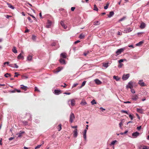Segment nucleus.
I'll list each match as a JSON object with an SVG mask.
<instances>
[{
	"label": "nucleus",
	"instance_id": "nucleus-1",
	"mask_svg": "<svg viewBox=\"0 0 149 149\" xmlns=\"http://www.w3.org/2000/svg\"><path fill=\"white\" fill-rule=\"evenodd\" d=\"M75 117L74 114L73 113H72L70 115V122L71 123H72L73 122Z\"/></svg>",
	"mask_w": 149,
	"mask_h": 149
},
{
	"label": "nucleus",
	"instance_id": "nucleus-2",
	"mask_svg": "<svg viewBox=\"0 0 149 149\" xmlns=\"http://www.w3.org/2000/svg\"><path fill=\"white\" fill-rule=\"evenodd\" d=\"M129 77L130 74H124L122 77V79L123 80H126L128 79Z\"/></svg>",
	"mask_w": 149,
	"mask_h": 149
},
{
	"label": "nucleus",
	"instance_id": "nucleus-3",
	"mask_svg": "<svg viewBox=\"0 0 149 149\" xmlns=\"http://www.w3.org/2000/svg\"><path fill=\"white\" fill-rule=\"evenodd\" d=\"M124 48H121L118 49L116 52V53L117 54V56L118 55L124 51Z\"/></svg>",
	"mask_w": 149,
	"mask_h": 149
},
{
	"label": "nucleus",
	"instance_id": "nucleus-4",
	"mask_svg": "<svg viewBox=\"0 0 149 149\" xmlns=\"http://www.w3.org/2000/svg\"><path fill=\"white\" fill-rule=\"evenodd\" d=\"M133 29L130 28H125L124 30V32L126 33L130 32Z\"/></svg>",
	"mask_w": 149,
	"mask_h": 149
},
{
	"label": "nucleus",
	"instance_id": "nucleus-5",
	"mask_svg": "<svg viewBox=\"0 0 149 149\" xmlns=\"http://www.w3.org/2000/svg\"><path fill=\"white\" fill-rule=\"evenodd\" d=\"M140 135V133L137 132H135L132 134V136L134 138H136Z\"/></svg>",
	"mask_w": 149,
	"mask_h": 149
},
{
	"label": "nucleus",
	"instance_id": "nucleus-6",
	"mask_svg": "<svg viewBox=\"0 0 149 149\" xmlns=\"http://www.w3.org/2000/svg\"><path fill=\"white\" fill-rule=\"evenodd\" d=\"M52 24V22L49 20H48L47 25H46V27L47 28H50Z\"/></svg>",
	"mask_w": 149,
	"mask_h": 149
},
{
	"label": "nucleus",
	"instance_id": "nucleus-7",
	"mask_svg": "<svg viewBox=\"0 0 149 149\" xmlns=\"http://www.w3.org/2000/svg\"><path fill=\"white\" fill-rule=\"evenodd\" d=\"M139 98L138 95H134L132 96V99L134 101H136Z\"/></svg>",
	"mask_w": 149,
	"mask_h": 149
},
{
	"label": "nucleus",
	"instance_id": "nucleus-8",
	"mask_svg": "<svg viewBox=\"0 0 149 149\" xmlns=\"http://www.w3.org/2000/svg\"><path fill=\"white\" fill-rule=\"evenodd\" d=\"M54 94L56 95H58L60 94H61V90H55L54 91Z\"/></svg>",
	"mask_w": 149,
	"mask_h": 149
},
{
	"label": "nucleus",
	"instance_id": "nucleus-9",
	"mask_svg": "<svg viewBox=\"0 0 149 149\" xmlns=\"http://www.w3.org/2000/svg\"><path fill=\"white\" fill-rule=\"evenodd\" d=\"M133 87V82L130 81L129 83V85L127 86V88H130L131 89Z\"/></svg>",
	"mask_w": 149,
	"mask_h": 149
},
{
	"label": "nucleus",
	"instance_id": "nucleus-10",
	"mask_svg": "<svg viewBox=\"0 0 149 149\" xmlns=\"http://www.w3.org/2000/svg\"><path fill=\"white\" fill-rule=\"evenodd\" d=\"M69 101H70L71 105V106H73L75 105V101L74 99L70 100Z\"/></svg>",
	"mask_w": 149,
	"mask_h": 149
},
{
	"label": "nucleus",
	"instance_id": "nucleus-11",
	"mask_svg": "<svg viewBox=\"0 0 149 149\" xmlns=\"http://www.w3.org/2000/svg\"><path fill=\"white\" fill-rule=\"evenodd\" d=\"M60 24L62 27L64 29H66L67 28V26L64 24L63 21H61L60 22Z\"/></svg>",
	"mask_w": 149,
	"mask_h": 149
},
{
	"label": "nucleus",
	"instance_id": "nucleus-12",
	"mask_svg": "<svg viewBox=\"0 0 149 149\" xmlns=\"http://www.w3.org/2000/svg\"><path fill=\"white\" fill-rule=\"evenodd\" d=\"M138 84L141 86H145V84L143 82L142 80H139V81Z\"/></svg>",
	"mask_w": 149,
	"mask_h": 149
},
{
	"label": "nucleus",
	"instance_id": "nucleus-13",
	"mask_svg": "<svg viewBox=\"0 0 149 149\" xmlns=\"http://www.w3.org/2000/svg\"><path fill=\"white\" fill-rule=\"evenodd\" d=\"M73 135L75 137H76L77 136L78 133H77V129H75L73 131Z\"/></svg>",
	"mask_w": 149,
	"mask_h": 149
},
{
	"label": "nucleus",
	"instance_id": "nucleus-14",
	"mask_svg": "<svg viewBox=\"0 0 149 149\" xmlns=\"http://www.w3.org/2000/svg\"><path fill=\"white\" fill-rule=\"evenodd\" d=\"M146 26V24L144 22H142L141 23L140 26V28L141 29H143Z\"/></svg>",
	"mask_w": 149,
	"mask_h": 149
},
{
	"label": "nucleus",
	"instance_id": "nucleus-15",
	"mask_svg": "<svg viewBox=\"0 0 149 149\" xmlns=\"http://www.w3.org/2000/svg\"><path fill=\"white\" fill-rule=\"evenodd\" d=\"M87 132V130L86 129H85L84 130V132L83 133V136L84 138V139L86 141V133Z\"/></svg>",
	"mask_w": 149,
	"mask_h": 149
},
{
	"label": "nucleus",
	"instance_id": "nucleus-16",
	"mask_svg": "<svg viewBox=\"0 0 149 149\" xmlns=\"http://www.w3.org/2000/svg\"><path fill=\"white\" fill-rule=\"evenodd\" d=\"M60 63L62 64H66L65 60L62 58H60L59 60Z\"/></svg>",
	"mask_w": 149,
	"mask_h": 149
},
{
	"label": "nucleus",
	"instance_id": "nucleus-17",
	"mask_svg": "<svg viewBox=\"0 0 149 149\" xmlns=\"http://www.w3.org/2000/svg\"><path fill=\"white\" fill-rule=\"evenodd\" d=\"M20 86V88L23 89L25 91H26L28 88V87L26 86H24L23 84L21 85Z\"/></svg>",
	"mask_w": 149,
	"mask_h": 149
},
{
	"label": "nucleus",
	"instance_id": "nucleus-18",
	"mask_svg": "<svg viewBox=\"0 0 149 149\" xmlns=\"http://www.w3.org/2000/svg\"><path fill=\"white\" fill-rule=\"evenodd\" d=\"M94 81L95 83L98 85L102 83L101 81L98 79H95Z\"/></svg>",
	"mask_w": 149,
	"mask_h": 149
},
{
	"label": "nucleus",
	"instance_id": "nucleus-19",
	"mask_svg": "<svg viewBox=\"0 0 149 149\" xmlns=\"http://www.w3.org/2000/svg\"><path fill=\"white\" fill-rule=\"evenodd\" d=\"M114 15V13L113 11H111L109 12V14L108 15V17L110 18L113 16Z\"/></svg>",
	"mask_w": 149,
	"mask_h": 149
},
{
	"label": "nucleus",
	"instance_id": "nucleus-20",
	"mask_svg": "<svg viewBox=\"0 0 149 149\" xmlns=\"http://www.w3.org/2000/svg\"><path fill=\"white\" fill-rule=\"evenodd\" d=\"M87 104V102L84 100H82L80 103V104L82 105H85Z\"/></svg>",
	"mask_w": 149,
	"mask_h": 149
},
{
	"label": "nucleus",
	"instance_id": "nucleus-21",
	"mask_svg": "<svg viewBox=\"0 0 149 149\" xmlns=\"http://www.w3.org/2000/svg\"><path fill=\"white\" fill-rule=\"evenodd\" d=\"M60 55L63 58H66L67 57L66 54L65 53H61Z\"/></svg>",
	"mask_w": 149,
	"mask_h": 149
},
{
	"label": "nucleus",
	"instance_id": "nucleus-22",
	"mask_svg": "<svg viewBox=\"0 0 149 149\" xmlns=\"http://www.w3.org/2000/svg\"><path fill=\"white\" fill-rule=\"evenodd\" d=\"M24 133V132L20 131L19 132V133L17 134H16L17 135H18V137H20L22 136V134H23V133Z\"/></svg>",
	"mask_w": 149,
	"mask_h": 149
},
{
	"label": "nucleus",
	"instance_id": "nucleus-23",
	"mask_svg": "<svg viewBox=\"0 0 149 149\" xmlns=\"http://www.w3.org/2000/svg\"><path fill=\"white\" fill-rule=\"evenodd\" d=\"M113 79H115L117 81H119L120 79V78L118 76L115 75L113 76Z\"/></svg>",
	"mask_w": 149,
	"mask_h": 149
},
{
	"label": "nucleus",
	"instance_id": "nucleus-24",
	"mask_svg": "<svg viewBox=\"0 0 149 149\" xmlns=\"http://www.w3.org/2000/svg\"><path fill=\"white\" fill-rule=\"evenodd\" d=\"M27 60H28V61H31V60L32 59V56L31 55H29L27 56Z\"/></svg>",
	"mask_w": 149,
	"mask_h": 149
},
{
	"label": "nucleus",
	"instance_id": "nucleus-25",
	"mask_svg": "<svg viewBox=\"0 0 149 149\" xmlns=\"http://www.w3.org/2000/svg\"><path fill=\"white\" fill-rule=\"evenodd\" d=\"M7 4L8 5V6L9 8H11V9H14L15 8L12 5H11V4H10L8 3H7Z\"/></svg>",
	"mask_w": 149,
	"mask_h": 149
},
{
	"label": "nucleus",
	"instance_id": "nucleus-26",
	"mask_svg": "<svg viewBox=\"0 0 149 149\" xmlns=\"http://www.w3.org/2000/svg\"><path fill=\"white\" fill-rule=\"evenodd\" d=\"M17 58L18 59H20L22 58L23 59L24 57L23 56H22L21 53H20L18 56Z\"/></svg>",
	"mask_w": 149,
	"mask_h": 149
},
{
	"label": "nucleus",
	"instance_id": "nucleus-27",
	"mask_svg": "<svg viewBox=\"0 0 149 149\" xmlns=\"http://www.w3.org/2000/svg\"><path fill=\"white\" fill-rule=\"evenodd\" d=\"M12 52L14 53H17V51L16 49V48L15 47H13V49L12 50Z\"/></svg>",
	"mask_w": 149,
	"mask_h": 149
},
{
	"label": "nucleus",
	"instance_id": "nucleus-28",
	"mask_svg": "<svg viewBox=\"0 0 149 149\" xmlns=\"http://www.w3.org/2000/svg\"><path fill=\"white\" fill-rule=\"evenodd\" d=\"M85 35L84 34L81 33L80 34L79 36V38L81 39H83L85 37Z\"/></svg>",
	"mask_w": 149,
	"mask_h": 149
},
{
	"label": "nucleus",
	"instance_id": "nucleus-29",
	"mask_svg": "<svg viewBox=\"0 0 149 149\" xmlns=\"http://www.w3.org/2000/svg\"><path fill=\"white\" fill-rule=\"evenodd\" d=\"M100 24V23L99 21H95L94 22L93 24L95 25H99Z\"/></svg>",
	"mask_w": 149,
	"mask_h": 149
},
{
	"label": "nucleus",
	"instance_id": "nucleus-30",
	"mask_svg": "<svg viewBox=\"0 0 149 149\" xmlns=\"http://www.w3.org/2000/svg\"><path fill=\"white\" fill-rule=\"evenodd\" d=\"M103 66L106 68H107L109 66V63H104Z\"/></svg>",
	"mask_w": 149,
	"mask_h": 149
},
{
	"label": "nucleus",
	"instance_id": "nucleus-31",
	"mask_svg": "<svg viewBox=\"0 0 149 149\" xmlns=\"http://www.w3.org/2000/svg\"><path fill=\"white\" fill-rule=\"evenodd\" d=\"M91 103L93 105L97 104V102L95 101V100L94 99L91 102Z\"/></svg>",
	"mask_w": 149,
	"mask_h": 149
},
{
	"label": "nucleus",
	"instance_id": "nucleus-32",
	"mask_svg": "<svg viewBox=\"0 0 149 149\" xmlns=\"http://www.w3.org/2000/svg\"><path fill=\"white\" fill-rule=\"evenodd\" d=\"M143 43V41H140V42H139V43H137L136 44V46H139L141 45Z\"/></svg>",
	"mask_w": 149,
	"mask_h": 149
},
{
	"label": "nucleus",
	"instance_id": "nucleus-33",
	"mask_svg": "<svg viewBox=\"0 0 149 149\" xmlns=\"http://www.w3.org/2000/svg\"><path fill=\"white\" fill-rule=\"evenodd\" d=\"M94 10L97 11H98V9L96 6V5L95 4L94 5Z\"/></svg>",
	"mask_w": 149,
	"mask_h": 149
},
{
	"label": "nucleus",
	"instance_id": "nucleus-34",
	"mask_svg": "<svg viewBox=\"0 0 149 149\" xmlns=\"http://www.w3.org/2000/svg\"><path fill=\"white\" fill-rule=\"evenodd\" d=\"M126 18V17H125V16L124 17H123L122 18H120V19H119V22L122 21H123V20H125Z\"/></svg>",
	"mask_w": 149,
	"mask_h": 149
},
{
	"label": "nucleus",
	"instance_id": "nucleus-35",
	"mask_svg": "<svg viewBox=\"0 0 149 149\" xmlns=\"http://www.w3.org/2000/svg\"><path fill=\"white\" fill-rule=\"evenodd\" d=\"M137 111L138 112L140 113H142L143 111L142 110L140 109H137Z\"/></svg>",
	"mask_w": 149,
	"mask_h": 149
},
{
	"label": "nucleus",
	"instance_id": "nucleus-36",
	"mask_svg": "<svg viewBox=\"0 0 149 149\" xmlns=\"http://www.w3.org/2000/svg\"><path fill=\"white\" fill-rule=\"evenodd\" d=\"M117 142V141L115 140L114 141H113L110 144V145H114L115 143Z\"/></svg>",
	"mask_w": 149,
	"mask_h": 149
},
{
	"label": "nucleus",
	"instance_id": "nucleus-37",
	"mask_svg": "<svg viewBox=\"0 0 149 149\" xmlns=\"http://www.w3.org/2000/svg\"><path fill=\"white\" fill-rule=\"evenodd\" d=\"M8 75L10 77L11 76V75L10 74H9L8 73H6L4 75V76L6 78H7L8 77V76H7Z\"/></svg>",
	"mask_w": 149,
	"mask_h": 149
},
{
	"label": "nucleus",
	"instance_id": "nucleus-38",
	"mask_svg": "<svg viewBox=\"0 0 149 149\" xmlns=\"http://www.w3.org/2000/svg\"><path fill=\"white\" fill-rule=\"evenodd\" d=\"M22 123L25 125H28V122L26 121H22Z\"/></svg>",
	"mask_w": 149,
	"mask_h": 149
},
{
	"label": "nucleus",
	"instance_id": "nucleus-39",
	"mask_svg": "<svg viewBox=\"0 0 149 149\" xmlns=\"http://www.w3.org/2000/svg\"><path fill=\"white\" fill-rule=\"evenodd\" d=\"M121 112L122 113H124L127 114L129 115V113H128V112L124 110H122L121 111Z\"/></svg>",
	"mask_w": 149,
	"mask_h": 149
},
{
	"label": "nucleus",
	"instance_id": "nucleus-40",
	"mask_svg": "<svg viewBox=\"0 0 149 149\" xmlns=\"http://www.w3.org/2000/svg\"><path fill=\"white\" fill-rule=\"evenodd\" d=\"M58 127H59L58 128V131H60L61 129V124L59 125L58 126Z\"/></svg>",
	"mask_w": 149,
	"mask_h": 149
},
{
	"label": "nucleus",
	"instance_id": "nucleus-41",
	"mask_svg": "<svg viewBox=\"0 0 149 149\" xmlns=\"http://www.w3.org/2000/svg\"><path fill=\"white\" fill-rule=\"evenodd\" d=\"M109 3H107V4L106 6H104V8L105 9H107L108 8V6L109 5Z\"/></svg>",
	"mask_w": 149,
	"mask_h": 149
},
{
	"label": "nucleus",
	"instance_id": "nucleus-42",
	"mask_svg": "<svg viewBox=\"0 0 149 149\" xmlns=\"http://www.w3.org/2000/svg\"><path fill=\"white\" fill-rule=\"evenodd\" d=\"M86 81H84L82 84L81 86V87H82L84 86L85 85V84L86 83Z\"/></svg>",
	"mask_w": 149,
	"mask_h": 149
},
{
	"label": "nucleus",
	"instance_id": "nucleus-43",
	"mask_svg": "<svg viewBox=\"0 0 149 149\" xmlns=\"http://www.w3.org/2000/svg\"><path fill=\"white\" fill-rule=\"evenodd\" d=\"M62 69V68L61 67H59L57 68V70L56 71V72H59Z\"/></svg>",
	"mask_w": 149,
	"mask_h": 149
},
{
	"label": "nucleus",
	"instance_id": "nucleus-44",
	"mask_svg": "<svg viewBox=\"0 0 149 149\" xmlns=\"http://www.w3.org/2000/svg\"><path fill=\"white\" fill-rule=\"evenodd\" d=\"M126 59H121L119 60L118 62L119 63H121L122 62H123L124 61H126Z\"/></svg>",
	"mask_w": 149,
	"mask_h": 149
},
{
	"label": "nucleus",
	"instance_id": "nucleus-45",
	"mask_svg": "<svg viewBox=\"0 0 149 149\" xmlns=\"http://www.w3.org/2000/svg\"><path fill=\"white\" fill-rule=\"evenodd\" d=\"M29 115V116H30V118L28 120H29V121H31V120H32V115H31L30 114V113H28L27 114V115Z\"/></svg>",
	"mask_w": 149,
	"mask_h": 149
},
{
	"label": "nucleus",
	"instance_id": "nucleus-46",
	"mask_svg": "<svg viewBox=\"0 0 149 149\" xmlns=\"http://www.w3.org/2000/svg\"><path fill=\"white\" fill-rule=\"evenodd\" d=\"M15 75L14 76V77H17L19 75V74H18V73L17 72H15Z\"/></svg>",
	"mask_w": 149,
	"mask_h": 149
},
{
	"label": "nucleus",
	"instance_id": "nucleus-47",
	"mask_svg": "<svg viewBox=\"0 0 149 149\" xmlns=\"http://www.w3.org/2000/svg\"><path fill=\"white\" fill-rule=\"evenodd\" d=\"M149 147L147 146H143V149H148Z\"/></svg>",
	"mask_w": 149,
	"mask_h": 149
},
{
	"label": "nucleus",
	"instance_id": "nucleus-48",
	"mask_svg": "<svg viewBox=\"0 0 149 149\" xmlns=\"http://www.w3.org/2000/svg\"><path fill=\"white\" fill-rule=\"evenodd\" d=\"M15 66H13V68H18V66L17 65L16 63L14 64Z\"/></svg>",
	"mask_w": 149,
	"mask_h": 149
},
{
	"label": "nucleus",
	"instance_id": "nucleus-49",
	"mask_svg": "<svg viewBox=\"0 0 149 149\" xmlns=\"http://www.w3.org/2000/svg\"><path fill=\"white\" fill-rule=\"evenodd\" d=\"M122 123H123L122 120H121V122H120L119 123V127H120V128H122L121 125H122Z\"/></svg>",
	"mask_w": 149,
	"mask_h": 149
},
{
	"label": "nucleus",
	"instance_id": "nucleus-50",
	"mask_svg": "<svg viewBox=\"0 0 149 149\" xmlns=\"http://www.w3.org/2000/svg\"><path fill=\"white\" fill-rule=\"evenodd\" d=\"M41 145H38L37 146H36L35 148V149H37V148H39L40 146H41Z\"/></svg>",
	"mask_w": 149,
	"mask_h": 149
},
{
	"label": "nucleus",
	"instance_id": "nucleus-51",
	"mask_svg": "<svg viewBox=\"0 0 149 149\" xmlns=\"http://www.w3.org/2000/svg\"><path fill=\"white\" fill-rule=\"evenodd\" d=\"M141 126H140L139 127H137L136 129L138 130H140L141 129Z\"/></svg>",
	"mask_w": 149,
	"mask_h": 149
},
{
	"label": "nucleus",
	"instance_id": "nucleus-52",
	"mask_svg": "<svg viewBox=\"0 0 149 149\" xmlns=\"http://www.w3.org/2000/svg\"><path fill=\"white\" fill-rule=\"evenodd\" d=\"M16 92V91L15 90V89L14 90L10 91V93H15Z\"/></svg>",
	"mask_w": 149,
	"mask_h": 149
},
{
	"label": "nucleus",
	"instance_id": "nucleus-53",
	"mask_svg": "<svg viewBox=\"0 0 149 149\" xmlns=\"http://www.w3.org/2000/svg\"><path fill=\"white\" fill-rule=\"evenodd\" d=\"M131 91L132 93H135V91L134 90V89H132V88L131 89Z\"/></svg>",
	"mask_w": 149,
	"mask_h": 149
},
{
	"label": "nucleus",
	"instance_id": "nucleus-54",
	"mask_svg": "<svg viewBox=\"0 0 149 149\" xmlns=\"http://www.w3.org/2000/svg\"><path fill=\"white\" fill-rule=\"evenodd\" d=\"M120 65L118 66V67L119 68H121L122 67V66L123 65V64L122 63H119Z\"/></svg>",
	"mask_w": 149,
	"mask_h": 149
},
{
	"label": "nucleus",
	"instance_id": "nucleus-55",
	"mask_svg": "<svg viewBox=\"0 0 149 149\" xmlns=\"http://www.w3.org/2000/svg\"><path fill=\"white\" fill-rule=\"evenodd\" d=\"M129 117L131 118V120H132L133 119V116L131 114H129Z\"/></svg>",
	"mask_w": 149,
	"mask_h": 149
},
{
	"label": "nucleus",
	"instance_id": "nucleus-56",
	"mask_svg": "<svg viewBox=\"0 0 149 149\" xmlns=\"http://www.w3.org/2000/svg\"><path fill=\"white\" fill-rule=\"evenodd\" d=\"M27 19L29 20L30 22H33L31 18L30 17H28Z\"/></svg>",
	"mask_w": 149,
	"mask_h": 149
},
{
	"label": "nucleus",
	"instance_id": "nucleus-57",
	"mask_svg": "<svg viewBox=\"0 0 149 149\" xmlns=\"http://www.w3.org/2000/svg\"><path fill=\"white\" fill-rule=\"evenodd\" d=\"M36 36H35L33 35L32 36V38L33 40H35L36 39Z\"/></svg>",
	"mask_w": 149,
	"mask_h": 149
},
{
	"label": "nucleus",
	"instance_id": "nucleus-58",
	"mask_svg": "<svg viewBox=\"0 0 149 149\" xmlns=\"http://www.w3.org/2000/svg\"><path fill=\"white\" fill-rule=\"evenodd\" d=\"M100 109H101L102 111H105V109L102 107H100Z\"/></svg>",
	"mask_w": 149,
	"mask_h": 149
},
{
	"label": "nucleus",
	"instance_id": "nucleus-59",
	"mask_svg": "<svg viewBox=\"0 0 149 149\" xmlns=\"http://www.w3.org/2000/svg\"><path fill=\"white\" fill-rule=\"evenodd\" d=\"M35 91H39V90L38 89V88L36 87H35Z\"/></svg>",
	"mask_w": 149,
	"mask_h": 149
},
{
	"label": "nucleus",
	"instance_id": "nucleus-60",
	"mask_svg": "<svg viewBox=\"0 0 149 149\" xmlns=\"http://www.w3.org/2000/svg\"><path fill=\"white\" fill-rule=\"evenodd\" d=\"M9 64V62H5L3 63L4 65H5L6 64H7L8 65Z\"/></svg>",
	"mask_w": 149,
	"mask_h": 149
},
{
	"label": "nucleus",
	"instance_id": "nucleus-61",
	"mask_svg": "<svg viewBox=\"0 0 149 149\" xmlns=\"http://www.w3.org/2000/svg\"><path fill=\"white\" fill-rule=\"evenodd\" d=\"M75 8L74 7H72L71 8V11H73L74 10Z\"/></svg>",
	"mask_w": 149,
	"mask_h": 149
},
{
	"label": "nucleus",
	"instance_id": "nucleus-62",
	"mask_svg": "<svg viewBox=\"0 0 149 149\" xmlns=\"http://www.w3.org/2000/svg\"><path fill=\"white\" fill-rule=\"evenodd\" d=\"M15 90L16 91V92H17L18 93H20L21 92L20 90L17 89V88H15Z\"/></svg>",
	"mask_w": 149,
	"mask_h": 149
},
{
	"label": "nucleus",
	"instance_id": "nucleus-63",
	"mask_svg": "<svg viewBox=\"0 0 149 149\" xmlns=\"http://www.w3.org/2000/svg\"><path fill=\"white\" fill-rule=\"evenodd\" d=\"M56 45V43L55 42H54L53 43H52V46H55Z\"/></svg>",
	"mask_w": 149,
	"mask_h": 149
},
{
	"label": "nucleus",
	"instance_id": "nucleus-64",
	"mask_svg": "<svg viewBox=\"0 0 149 149\" xmlns=\"http://www.w3.org/2000/svg\"><path fill=\"white\" fill-rule=\"evenodd\" d=\"M14 139V138L13 137H11L10 138L8 139V140L9 141H11L12 140H13Z\"/></svg>",
	"mask_w": 149,
	"mask_h": 149
}]
</instances>
